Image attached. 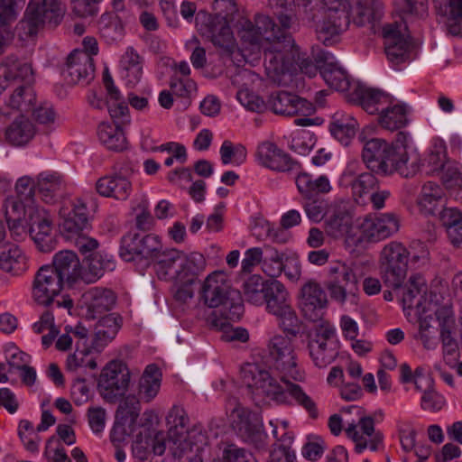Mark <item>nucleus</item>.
Returning a JSON list of instances; mask_svg holds the SVG:
<instances>
[{
  "instance_id": "obj_1",
  "label": "nucleus",
  "mask_w": 462,
  "mask_h": 462,
  "mask_svg": "<svg viewBox=\"0 0 462 462\" xmlns=\"http://www.w3.org/2000/svg\"><path fill=\"white\" fill-rule=\"evenodd\" d=\"M278 19L281 27L265 14H256L254 22L243 19L238 34L244 43L263 52L266 75L273 81L280 83L282 76L289 70L290 56L295 43L291 35L287 32L291 25V17L280 14Z\"/></svg>"
},
{
  "instance_id": "obj_2",
  "label": "nucleus",
  "mask_w": 462,
  "mask_h": 462,
  "mask_svg": "<svg viewBox=\"0 0 462 462\" xmlns=\"http://www.w3.org/2000/svg\"><path fill=\"white\" fill-rule=\"evenodd\" d=\"M268 350L273 361V369L286 386L290 396L308 412L310 419L317 420L319 413L316 402L299 384L291 382L301 381L304 376L298 366L292 338L289 336L275 335L269 341Z\"/></svg>"
},
{
  "instance_id": "obj_3",
  "label": "nucleus",
  "mask_w": 462,
  "mask_h": 462,
  "mask_svg": "<svg viewBox=\"0 0 462 462\" xmlns=\"http://www.w3.org/2000/svg\"><path fill=\"white\" fill-rule=\"evenodd\" d=\"M201 298L209 308L221 307L213 312L212 324L225 329L230 321L239 320L244 313L243 300L240 292L232 290L226 273L216 271L203 282Z\"/></svg>"
},
{
  "instance_id": "obj_4",
  "label": "nucleus",
  "mask_w": 462,
  "mask_h": 462,
  "mask_svg": "<svg viewBox=\"0 0 462 462\" xmlns=\"http://www.w3.org/2000/svg\"><path fill=\"white\" fill-rule=\"evenodd\" d=\"M170 250L163 247L161 237L155 234L127 233L121 238L119 254L125 262H132L137 258L155 262L156 273L160 278L167 266L166 263L162 262L166 260Z\"/></svg>"
},
{
  "instance_id": "obj_5",
  "label": "nucleus",
  "mask_w": 462,
  "mask_h": 462,
  "mask_svg": "<svg viewBox=\"0 0 462 462\" xmlns=\"http://www.w3.org/2000/svg\"><path fill=\"white\" fill-rule=\"evenodd\" d=\"M328 275L327 289L332 300L340 306L346 303L357 306L360 295L359 280L364 276L361 266L337 262L329 266Z\"/></svg>"
},
{
  "instance_id": "obj_6",
  "label": "nucleus",
  "mask_w": 462,
  "mask_h": 462,
  "mask_svg": "<svg viewBox=\"0 0 462 462\" xmlns=\"http://www.w3.org/2000/svg\"><path fill=\"white\" fill-rule=\"evenodd\" d=\"M265 297L263 303L266 311L276 317L283 331L295 337L299 333L300 319L292 308L290 293L278 280L265 281Z\"/></svg>"
},
{
  "instance_id": "obj_7",
  "label": "nucleus",
  "mask_w": 462,
  "mask_h": 462,
  "mask_svg": "<svg viewBox=\"0 0 462 462\" xmlns=\"http://www.w3.org/2000/svg\"><path fill=\"white\" fill-rule=\"evenodd\" d=\"M240 377L252 394L267 397L280 404L290 403L286 386L280 384L263 365L245 364L240 369Z\"/></svg>"
},
{
  "instance_id": "obj_8",
  "label": "nucleus",
  "mask_w": 462,
  "mask_h": 462,
  "mask_svg": "<svg viewBox=\"0 0 462 462\" xmlns=\"http://www.w3.org/2000/svg\"><path fill=\"white\" fill-rule=\"evenodd\" d=\"M308 349L313 364L325 368L338 356L339 341L335 326L328 320H321L308 335Z\"/></svg>"
},
{
  "instance_id": "obj_9",
  "label": "nucleus",
  "mask_w": 462,
  "mask_h": 462,
  "mask_svg": "<svg viewBox=\"0 0 462 462\" xmlns=\"http://www.w3.org/2000/svg\"><path fill=\"white\" fill-rule=\"evenodd\" d=\"M66 284L51 265L42 266L36 273L32 283V298L41 305L54 308H64L69 310L73 307V300L69 297L55 300Z\"/></svg>"
},
{
  "instance_id": "obj_10",
  "label": "nucleus",
  "mask_w": 462,
  "mask_h": 462,
  "mask_svg": "<svg viewBox=\"0 0 462 462\" xmlns=\"http://www.w3.org/2000/svg\"><path fill=\"white\" fill-rule=\"evenodd\" d=\"M164 272L162 273L160 279L176 280L178 282H196L198 276L204 272L206 268V259L199 252L184 254L176 249H171L166 255Z\"/></svg>"
},
{
  "instance_id": "obj_11",
  "label": "nucleus",
  "mask_w": 462,
  "mask_h": 462,
  "mask_svg": "<svg viewBox=\"0 0 462 462\" xmlns=\"http://www.w3.org/2000/svg\"><path fill=\"white\" fill-rule=\"evenodd\" d=\"M195 22L197 30L202 37L221 49L224 53H234L237 45L226 17L199 11L196 14Z\"/></svg>"
},
{
  "instance_id": "obj_12",
  "label": "nucleus",
  "mask_w": 462,
  "mask_h": 462,
  "mask_svg": "<svg viewBox=\"0 0 462 462\" xmlns=\"http://www.w3.org/2000/svg\"><path fill=\"white\" fill-rule=\"evenodd\" d=\"M345 413L355 412L358 417L357 423L355 420L347 422L346 434L351 439L356 446L355 451L361 454L365 448L372 451L379 450L383 444V436L374 429V420L372 417H365L362 407L348 405L341 410Z\"/></svg>"
},
{
  "instance_id": "obj_13",
  "label": "nucleus",
  "mask_w": 462,
  "mask_h": 462,
  "mask_svg": "<svg viewBox=\"0 0 462 462\" xmlns=\"http://www.w3.org/2000/svg\"><path fill=\"white\" fill-rule=\"evenodd\" d=\"M268 105L271 110L277 115L285 116H304V117L294 120V124L298 126L319 125L323 123L320 117H308L315 112L314 106L294 93L287 91L274 92L270 95Z\"/></svg>"
},
{
  "instance_id": "obj_14",
  "label": "nucleus",
  "mask_w": 462,
  "mask_h": 462,
  "mask_svg": "<svg viewBox=\"0 0 462 462\" xmlns=\"http://www.w3.org/2000/svg\"><path fill=\"white\" fill-rule=\"evenodd\" d=\"M409 252L399 242L385 245L380 254V274L385 286L399 289L406 277Z\"/></svg>"
},
{
  "instance_id": "obj_15",
  "label": "nucleus",
  "mask_w": 462,
  "mask_h": 462,
  "mask_svg": "<svg viewBox=\"0 0 462 462\" xmlns=\"http://www.w3.org/2000/svg\"><path fill=\"white\" fill-rule=\"evenodd\" d=\"M411 137L406 132H399L395 141L388 145L386 161L387 171H382V174L399 172L405 178L412 177L420 169V159L414 151H410L409 141Z\"/></svg>"
},
{
  "instance_id": "obj_16",
  "label": "nucleus",
  "mask_w": 462,
  "mask_h": 462,
  "mask_svg": "<svg viewBox=\"0 0 462 462\" xmlns=\"http://www.w3.org/2000/svg\"><path fill=\"white\" fill-rule=\"evenodd\" d=\"M130 379V371L123 361L109 362L102 370L99 377L100 394L106 402H116L127 391Z\"/></svg>"
},
{
  "instance_id": "obj_17",
  "label": "nucleus",
  "mask_w": 462,
  "mask_h": 462,
  "mask_svg": "<svg viewBox=\"0 0 462 462\" xmlns=\"http://www.w3.org/2000/svg\"><path fill=\"white\" fill-rule=\"evenodd\" d=\"M103 84L106 91V101L97 97L95 92H91L88 97L89 105L97 109H103L106 106L110 116L114 120H119L122 124L130 123L128 106L120 90L115 85L108 69H106L103 72Z\"/></svg>"
},
{
  "instance_id": "obj_18",
  "label": "nucleus",
  "mask_w": 462,
  "mask_h": 462,
  "mask_svg": "<svg viewBox=\"0 0 462 462\" xmlns=\"http://www.w3.org/2000/svg\"><path fill=\"white\" fill-rule=\"evenodd\" d=\"M254 158L259 165L273 171L291 172L298 171L300 168V163L288 152L268 140L257 144Z\"/></svg>"
},
{
  "instance_id": "obj_19",
  "label": "nucleus",
  "mask_w": 462,
  "mask_h": 462,
  "mask_svg": "<svg viewBox=\"0 0 462 462\" xmlns=\"http://www.w3.org/2000/svg\"><path fill=\"white\" fill-rule=\"evenodd\" d=\"M49 11L40 6V2L30 0L25 14L15 27V33L20 41L25 42L34 38L44 25L57 26L62 18L52 19Z\"/></svg>"
},
{
  "instance_id": "obj_20",
  "label": "nucleus",
  "mask_w": 462,
  "mask_h": 462,
  "mask_svg": "<svg viewBox=\"0 0 462 462\" xmlns=\"http://www.w3.org/2000/svg\"><path fill=\"white\" fill-rule=\"evenodd\" d=\"M300 310L303 316L311 322L319 323L322 319L328 305L327 294L321 285L316 281L307 282L300 289Z\"/></svg>"
},
{
  "instance_id": "obj_21",
  "label": "nucleus",
  "mask_w": 462,
  "mask_h": 462,
  "mask_svg": "<svg viewBox=\"0 0 462 462\" xmlns=\"http://www.w3.org/2000/svg\"><path fill=\"white\" fill-rule=\"evenodd\" d=\"M360 228L365 240L379 242L398 232L400 219L393 213L368 215L361 223Z\"/></svg>"
},
{
  "instance_id": "obj_22",
  "label": "nucleus",
  "mask_w": 462,
  "mask_h": 462,
  "mask_svg": "<svg viewBox=\"0 0 462 462\" xmlns=\"http://www.w3.org/2000/svg\"><path fill=\"white\" fill-rule=\"evenodd\" d=\"M60 226L69 239L89 229L90 224L87 204L81 199L62 206L60 209Z\"/></svg>"
},
{
  "instance_id": "obj_23",
  "label": "nucleus",
  "mask_w": 462,
  "mask_h": 462,
  "mask_svg": "<svg viewBox=\"0 0 462 462\" xmlns=\"http://www.w3.org/2000/svg\"><path fill=\"white\" fill-rule=\"evenodd\" d=\"M401 25L397 23H386L383 26L384 51L390 63L396 67L410 60L411 44L401 32Z\"/></svg>"
},
{
  "instance_id": "obj_24",
  "label": "nucleus",
  "mask_w": 462,
  "mask_h": 462,
  "mask_svg": "<svg viewBox=\"0 0 462 462\" xmlns=\"http://www.w3.org/2000/svg\"><path fill=\"white\" fill-rule=\"evenodd\" d=\"M29 226L30 236L41 252L50 253L54 250L56 241L52 236V222L43 208H31Z\"/></svg>"
},
{
  "instance_id": "obj_25",
  "label": "nucleus",
  "mask_w": 462,
  "mask_h": 462,
  "mask_svg": "<svg viewBox=\"0 0 462 462\" xmlns=\"http://www.w3.org/2000/svg\"><path fill=\"white\" fill-rule=\"evenodd\" d=\"M116 301L113 291L102 287H93L83 293L81 297L82 308L88 319H95L111 310Z\"/></svg>"
},
{
  "instance_id": "obj_26",
  "label": "nucleus",
  "mask_w": 462,
  "mask_h": 462,
  "mask_svg": "<svg viewBox=\"0 0 462 462\" xmlns=\"http://www.w3.org/2000/svg\"><path fill=\"white\" fill-rule=\"evenodd\" d=\"M51 267L56 271L61 280L69 286L84 282V265L80 263L78 255L69 250L55 254Z\"/></svg>"
},
{
  "instance_id": "obj_27",
  "label": "nucleus",
  "mask_w": 462,
  "mask_h": 462,
  "mask_svg": "<svg viewBox=\"0 0 462 462\" xmlns=\"http://www.w3.org/2000/svg\"><path fill=\"white\" fill-rule=\"evenodd\" d=\"M316 60L322 63L319 66L320 75L331 88L341 92L349 90L351 79L344 69L334 62L331 53L320 51Z\"/></svg>"
},
{
  "instance_id": "obj_28",
  "label": "nucleus",
  "mask_w": 462,
  "mask_h": 462,
  "mask_svg": "<svg viewBox=\"0 0 462 462\" xmlns=\"http://www.w3.org/2000/svg\"><path fill=\"white\" fill-rule=\"evenodd\" d=\"M94 59L85 51L74 50L67 59L66 79L72 84H88L94 77Z\"/></svg>"
},
{
  "instance_id": "obj_29",
  "label": "nucleus",
  "mask_w": 462,
  "mask_h": 462,
  "mask_svg": "<svg viewBox=\"0 0 462 462\" xmlns=\"http://www.w3.org/2000/svg\"><path fill=\"white\" fill-rule=\"evenodd\" d=\"M96 190L101 197L124 201L130 197L133 185L128 177L114 172L100 177L96 182Z\"/></svg>"
},
{
  "instance_id": "obj_30",
  "label": "nucleus",
  "mask_w": 462,
  "mask_h": 462,
  "mask_svg": "<svg viewBox=\"0 0 462 462\" xmlns=\"http://www.w3.org/2000/svg\"><path fill=\"white\" fill-rule=\"evenodd\" d=\"M255 76L253 71L243 69L232 78L231 82L238 88L236 98L240 104L250 111L261 113L266 107L264 101L248 88V82H253Z\"/></svg>"
},
{
  "instance_id": "obj_31",
  "label": "nucleus",
  "mask_w": 462,
  "mask_h": 462,
  "mask_svg": "<svg viewBox=\"0 0 462 462\" xmlns=\"http://www.w3.org/2000/svg\"><path fill=\"white\" fill-rule=\"evenodd\" d=\"M359 139L363 143L362 158L366 167L376 173L387 171L384 161L389 143L382 138L366 139L363 134L359 135Z\"/></svg>"
},
{
  "instance_id": "obj_32",
  "label": "nucleus",
  "mask_w": 462,
  "mask_h": 462,
  "mask_svg": "<svg viewBox=\"0 0 462 462\" xmlns=\"http://www.w3.org/2000/svg\"><path fill=\"white\" fill-rule=\"evenodd\" d=\"M349 23L350 14L347 12L338 14L325 13L323 21L317 25L318 39L327 46L333 45Z\"/></svg>"
},
{
  "instance_id": "obj_33",
  "label": "nucleus",
  "mask_w": 462,
  "mask_h": 462,
  "mask_svg": "<svg viewBox=\"0 0 462 462\" xmlns=\"http://www.w3.org/2000/svg\"><path fill=\"white\" fill-rule=\"evenodd\" d=\"M116 262L114 255L106 251L90 254L84 261V283H94L106 272L116 269Z\"/></svg>"
},
{
  "instance_id": "obj_34",
  "label": "nucleus",
  "mask_w": 462,
  "mask_h": 462,
  "mask_svg": "<svg viewBox=\"0 0 462 462\" xmlns=\"http://www.w3.org/2000/svg\"><path fill=\"white\" fill-rule=\"evenodd\" d=\"M208 437L201 424H194L185 430V435L170 446L173 457H181L189 451L199 452L207 445Z\"/></svg>"
},
{
  "instance_id": "obj_35",
  "label": "nucleus",
  "mask_w": 462,
  "mask_h": 462,
  "mask_svg": "<svg viewBox=\"0 0 462 462\" xmlns=\"http://www.w3.org/2000/svg\"><path fill=\"white\" fill-rule=\"evenodd\" d=\"M0 269L13 275H20L28 269V259L24 252L14 243L0 245Z\"/></svg>"
},
{
  "instance_id": "obj_36",
  "label": "nucleus",
  "mask_w": 462,
  "mask_h": 462,
  "mask_svg": "<svg viewBox=\"0 0 462 462\" xmlns=\"http://www.w3.org/2000/svg\"><path fill=\"white\" fill-rule=\"evenodd\" d=\"M325 231L333 238L351 236L353 231V217L344 208L331 205V211L324 221Z\"/></svg>"
},
{
  "instance_id": "obj_37",
  "label": "nucleus",
  "mask_w": 462,
  "mask_h": 462,
  "mask_svg": "<svg viewBox=\"0 0 462 462\" xmlns=\"http://www.w3.org/2000/svg\"><path fill=\"white\" fill-rule=\"evenodd\" d=\"M353 22L358 26L374 24L383 14V3L382 0H355L352 7Z\"/></svg>"
},
{
  "instance_id": "obj_38",
  "label": "nucleus",
  "mask_w": 462,
  "mask_h": 462,
  "mask_svg": "<svg viewBox=\"0 0 462 462\" xmlns=\"http://www.w3.org/2000/svg\"><path fill=\"white\" fill-rule=\"evenodd\" d=\"M143 67V57L133 47H128L119 61L120 75L127 86L134 87L140 82Z\"/></svg>"
},
{
  "instance_id": "obj_39",
  "label": "nucleus",
  "mask_w": 462,
  "mask_h": 462,
  "mask_svg": "<svg viewBox=\"0 0 462 462\" xmlns=\"http://www.w3.org/2000/svg\"><path fill=\"white\" fill-rule=\"evenodd\" d=\"M162 382V374L156 365L145 367L139 379L136 398L143 403L151 402L159 393Z\"/></svg>"
},
{
  "instance_id": "obj_40",
  "label": "nucleus",
  "mask_w": 462,
  "mask_h": 462,
  "mask_svg": "<svg viewBox=\"0 0 462 462\" xmlns=\"http://www.w3.org/2000/svg\"><path fill=\"white\" fill-rule=\"evenodd\" d=\"M295 183L300 194L308 199L320 194H327L332 189L330 181L326 175L315 178L310 173L300 172L297 175Z\"/></svg>"
},
{
  "instance_id": "obj_41",
  "label": "nucleus",
  "mask_w": 462,
  "mask_h": 462,
  "mask_svg": "<svg viewBox=\"0 0 462 462\" xmlns=\"http://www.w3.org/2000/svg\"><path fill=\"white\" fill-rule=\"evenodd\" d=\"M31 208H38L32 202L18 198H8L5 202V215L10 229H17L27 224Z\"/></svg>"
},
{
  "instance_id": "obj_42",
  "label": "nucleus",
  "mask_w": 462,
  "mask_h": 462,
  "mask_svg": "<svg viewBox=\"0 0 462 462\" xmlns=\"http://www.w3.org/2000/svg\"><path fill=\"white\" fill-rule=\"evenodd\" d=\"M410 108L404 103L386 106L379 115V125L387 130L396 131L409 124Z\"/></svg>"
},
{
  "instance_id": "obj_43",
  "label": "nucleus",
  "mask_w": 462,
  "mask_h": 462,
  "mask_svg": "<svg viewBox=\"0 0 462 462\" xmlns=\"http://www.w3.org/2000/svg\"><path fill=\"white\" fill-rule=\"evenodd\" d=\"M114 123L103 122L97 128V136L99 141L109 150L123 151L126 147V138L119 125H123L119 120Z\"/></svg>"
},
{
  "instance_id": "obj_44",
  "label": "nucleus",
  "mask_w": 462,
  "mask_h": 462,
  "mask_svg": "<svg viewBox=\"0 0 462 462\" xmlns=\"http://www.w3.org/2000/svg\"><path fill=\"white\" fill-rule=\"evenodd\" d=\"M64 188V180L57 172H42L37 177L36 189L47 203L53 202L57 197L60 196Z\"/></svg>"
},
{
  "instance_id": "obj_45",
  "label": "nucleus",
  "mask_w": 462,
  "mask_h": 462,
  "mask_svg": "<svg viewBox=\"0 0 462 462\" xmlns=\"http://www.w3.org/2000/svg\"><path fill=\"white\" fill-rule=\"evenodd\" d=\"M35 134L33 124L24 116L16 118L5 129V140L14 146H23L27 144Z\"/></svg>"
},
{
  "instance_id": "obj_46",
  "label": "nucleus",
  "mask_w": 462,
  "mask_h": 462,
  "mask_svg": "<svg viewBox=\"0 0 462 462\" xmlns=\"http://www.w3.org/2000/svg\"><path fill=\"white\" fill-rule=\"evenodd\" d=\"M359 101L362 107L371 115L381 113L393 101L389 94L376 88H365L360 90Z\"/></svg>"
},
{
  "instance_id": "obj_47",
  "label": "nucleus",
  "mask_w": 462,
  "mask_h": 462,
  "mask_svg": "<svg viewBox=\"0 0 462 462\" xmlns=\"http://www.w3.org/2000/svg\"><path fill=\"white\" fill-rule=\"evenodd\" d=\"M416 309L420 310H433V316H436L439 322V332L456 331V318L451 305L446 304L438 307L435 302L423 299V301L420 300L417 303Z\"/></svg>"
},
{
  "instance_id": "obj_48",
  "label": "nucleus",
  "mask_w": 462,
  "mask_h": 462,
  "mask_svg": "<svg viewBox=\"0 0 462 462\" xmlns=\"http://www.w3.org/2000/svg\"><path fill=\"white\" fill-rule=\"evenodd\" d=\"M443 197L444 191L439 184L432 181L426 182L422 186L418 200L420 211L426 215H434L442 202Z\"/></svg>"
},
{
  "instance_id": "obj_49",
  "label": "nucleus",
  "mask_w": 462,
  "mask_h": 462,
  "mask_svg": "<svg viewBox=\"0 0 462 462\" xmlns=\"http://www.w3.org/2000/svg\"><path fill=\"white\" fill-rule=\"evenodd\" d=\"M169 426V445H173L175 440L185 435V430L189 427V418L182 406L174 405L167 416Z\"/></svg>"
},
{
  "instance_id": "obj_50",
  "label": "nucleus",
  "mask_w": 462,
  "mask_h": 462,
  "mask_svg": "<svg viewBox=\"0 0 462 462\" xmlns=\"http://www.w3.org/2000/svg\"><path fill=\"white\" fill-rule=\"evenodd\" d=\"M419 320V332L416 338L419 339L424 348L433 350L438 346L435 328L430 324L433 319V310H420L416 309Z\"/></svg>"
},
{
  "instance_id": "obj_51",
  "label": "nucleus",
  "mask_w": 462,
  "mask_h": 462,
  "mask_svg": "<svg viewBox=\"0 0 462 462\" xmlns=\"http://www.w3.org/2000/svg\"><path fill=\"white\" fill-rule=\"evenodd\" d=\"M357 122L350 116L336 114L331 122L329 130L331 134L341 143L347 145L356 134Z\"/></svg>"
},
{
  "instance_id": "obj_52",
  "label": "nucleus",
  "mask_w": 462,
  "mask_h": 462,
  "mask_svg": "<svg viewBox=\"0 0 462 462\" xmlns=\"http://www.w3.org/2000/svg\"><path fill=\"white\" fill-rule=\"evenodd\" d=\"M231 426L238 437L245 433L253 424L260 420L258 415L252 412L249 409L236 403L230 412Z\"/></svg>"
},
{
  "instance_id": "obj_53",
  "label": "nucleus",
  "mask_w": 462,
  "mask_h": 462,
  "mask_svg": "<svg viewBox=\"0 0 462 462\" xmlns=\"http://www.w3.org/2000/svg\"><path fill=\"white\" fill-rule=\"evenodd\" d=\"M36 94L31 86H21L10 96L7 106L21 113H29L35 106Z\"/></svg>"
},
{
  "instance_id": "obj_54",
  "label": "nucleus",
  "mask_w": 462,
  "mask_h": 462,
  "mask_svg": "<svg viewBox=\"0 0 462 462\" xmlns=\"http://www.w3.org/2000/svg\"><path fill=\"white\" fill-rule=\"evenodd\" d=\"M97 366L96 357L88 347L80 349L79 343H76V351L69 355L66 361L67 370L76 372L79 369L94 370Z\"/></svg>"
},
{
  "instance_id": "obj_55",
  "label": "nucleus",
  "mask_w": 462,
  "mask_h": 462,
  "mask_svg": "<svg viewBox=\"0 0 462 462\" xmlns=\"http://www.w3.org/2000/svg\"><path fill=\"white\" fill-rule=\"evenodd\" d=\"M220 159L224 165L243 164L247 158L246 147L242 143H234L229 140H225L219 149Z\"/></svg>"
},
{
  "instance_id": "obj_56",
  "label": "nucleus",
  "mask_w": 462,
  "mask_h": 462,
  "mask_svg": "<svg viewBox=\"0 0 462 462\" xmlns=\"http://www.w3.org/2000/svg\"><path fill=\"white\" fill-rule=\"evenodd\" d=\"M265 282L260 275H251L243 285L244 297L246 301L253 305L260 306L263 304L265 297Z\"/></svg>"
},
{
  "instance_id": "obj_57",
  "label": "nucleus",
  "mask_w": 462,
  "mask_h": 462,
  "mask_svg": "<svg viewBox=\"0 0 462 462\" xmlns=\"http://www.w3.org/2000/svg\"><path fill=\"white\" fill-rule=\"evenodd\" d=\"M378 181L375 176L370 172H363L351 181L353 196L358 203L364 202V198L377 188Z\"/></svg>"
},
{
  "instance_id": "obj_58",
  "label": "nucleus",
  "mask_w": 462,
  "mask_h": 462,
  "mask_svg": "<svg viewBox=\"0 0 462 462\" xmlns=\"http://www.w3.org/2000/svg\"><path fill=\"white\" fill-rule=\"evenodd\" d=\"M261 268L266 275L272 278L280 276L284 269L283 254L273 247L265 246Z\"/></svg>"
},
{
  "instance_id": "obj_59",
  "label": "nucleus",
  "mask_w": 462,
  "mask_h": 462,
  "mask_svg": "<svg viewBox=\"0 0 462 462\" xmlns=\"http://www.w3.org/2000/svg\"><path fill=\"white\" fill-rule=\"evenodd\" d=\"M141 403L135 395H127L119 404L116 418L129 421L130 426H135L141 411Z\"/></svg>"
},
{
  "instance_id": "obj_60",
  "label": "nucleus",
  "mask_w": 462,
  "mask_h": 462,
  "mask_svg": "<svg viewBox=\"0 0 462 462\" xmlns=\"http://www.w3.org/2000/svg\"><path fill=\"white\" fill-rule=\"evenodd\" d=\"M427 291V284L425 278L415 273L411 275L407 287L402 295V303L404 309H411L413 306L414 300L417 296H423Z\"/></svg>"
},
{
  "instance_id": "obj_61",
  "label": "nucleus",
  "mask_w": 462,
  "mask_h": 462,
  "mask_svg": "<svg viewBox=\"0 0 462 462\" xmlns=\"http://www.w3.org/2000/svg\"><path fill=\"white\" fill-rule=\"evenodd\" d=\"M447 151L443 143L435 144L429 152L423 166L427 168V173L434 174L444 169L447 165Z\"/></svg>"
},
{
  "instance_id": "obj_62",
  "label": "nucleus",
  "mask_w": 462,
  "mask_h": 462,
  "mask_svg": "<svg viewBox=\"0 0 462 462\" xmlns=\"http://www.w3.org/2000/svg\"><path fill=\"white\" fill-rule=\"evenodd\" d=\"M239 438L257 450H265L268 446V435L263 430V424L261 420L257 423L253 424Z\"/></svg>"
},
{
  "instance_id": "obj_63",
  "label": "nucleus",
  "mask_w": 462,
  "mask_h": 462,
  "mask_svg": "<svg viewBox=\"0 0 462 462\" xmlns=\"http://www.w3.org/2000/svg\"><path fill=\"white\" fill-rule=\"evenodd\" d=\"M397 430L402 448L405 452H411L415 448L417 430L413 422L409 420H397Z\"/></svg>"
},
{
  "instance_id": "obj_64",
  "label": "nucleus",
  "mask_w": 462,
  "mask_h": 462,
  "mask_svg": "<svg viewBox=\"0 0 462 462\" xmlns=\"http://www.w3.org/2000/svg\"><path fill=\"white\" fill-rule=\"evenodd\" d=\"M442 171V181L448 189H462L461 166L457 162H448Z\"/></svg>"
}]
</instances>
